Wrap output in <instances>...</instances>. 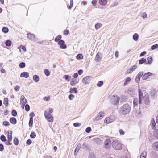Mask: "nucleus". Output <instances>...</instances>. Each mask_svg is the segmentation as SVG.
I'll list each match as a JSON object with an SVG mask.
<instances>
[{"label":"nucleus","mask_w":158,"mask_h":158,"mask_svg":"<svg viewBox=\"0 0 158 158\" xmlns=\"http://www.w3.org/2000/svg\"><path fill=\"white\" fill-rule=\"evenodd\" d=\"M5 44L7 46H10V40H6L5 42Z\"/></svg>","instance_id":"55"},{"label":"nucleus","mask_w":158,"mask_h":158,"mask_svg":"<svg viewBox=\"0 0 158 158\" xmlns=\"http://www.w3.org/2000/svg\"><path fill=\"white\" fill-rule=\"evenodd\" d=\"M33 123V118L32 117L30 118L29 125L30 127H31L32 126Z\"/></svg>","instance_id":"37"},{"label":"nucleus","mask_w":158,"mask_h":158,"mask_svg":"<svg viewBox=\"0 0 158 158\" xmlns=\"http://www.w3.org/2000/svg\"><path fill=\"white\" fill-rule=\"evenodd\" d=\"M102 24L100 23H97L95 26V28L96 29H98L100 28L102 26Z\"/></svg>","instance_id":"21"},{"label":"nucleus","mask_w":158,"mask_h":158,"mask_svg":"<svg viewBox=\"0 0 158 158\" xmlns=\"http://www.w3.org/2000/svg\"><path fill=\"white\" fill-rule=\"evenodd\" d=\"M112 144L113 148L116 150H120L122 148V144L118 140H114Z\"/></svg>","instance_id":"2"},{"label":"nucleus","mask_w":158,"mask_h":158,"mask_svg":"<svg viewBox=\"0 0 158 158\" xmlns=\"http://www.w3.org/2000/svg\"><path fill=\"white\" fill-rule=\"evenodd\" d=\"M146 62V59L142 58L139 61V63L140 64H142L143 63Z\"/></svg>","instance_id":"33"},{"label":"nucleus","mask_w":158,"mask_h":158,"mask_svg":"<svg viewBox=\"0 0 158 158\" xmlns=\"http://www.w3.org/2000/svg\"><path fill=\"white\" fill-rule=\"evenodd\" d=\"M20 48L23 51H26V47L23 45H21L19 47H18V48Z\"/></svg>","instance_id":"59"},{"label":"nucleus","mask_w":158,"mask_h":158,"mask_svg":"<svg viewBox=\"0 0 158 158\" xmlns=\"http://www.w3.org/2000/svg\"><path fill=\"white\" fill-rule=\"evenodd\" d=\"M74 92L76 93H77L78 92V91L77 89L76 88H71L70 89V93H73Z\"/></svg>","instance_id":"26"},{"label":"nucleus","mask_w":158,"mask_h":158,"mask_svg":"<svg viewBox=\"0 0 158 158\" xmlns=\"http://www.w3.org/2000/svg\"><path fill=\"white\" fill-rule=\"evenodd\" d=\"M147 152L144 151L143 152L140 156V158H146Z\"/></svg>","instance_id":"24"},{"label":"nucleus","mask_w":158,"mask_h":158,"mask_svg":"<svg viewBox=\"0 0 158 158\" xmlns=\"http://www.w3.org/2000/svg\"><path fill=\"white\" fill-rule=\"evenodd\" d=\"M3 104L5 105L6 107L7 106L8 104V98H5L3 101Z\"/></svg>","instance_id":"28"},{"label":"nucleus","mask_w":158,"mask_h":158,"mask_svg":"<svg viewBox=\"0 0 158 158\" xmlns=\"http://www.w3.org/2000/svg\"><path fill=\"white\" fill-rule=\"evenodd\" d=\"M27 37L28 39L31 40L33 41H35L36 39L35 37V35L34 34L29 33L27 34Z\"/></svg>","instance_id":"9"},{"label":"nucleus","mask_w":158,"mask_h":158,"mask_svg":"<svg viewBox=\"0 0 158 158\" xmlns=\"http://www.w3.org/2000/svg\"><path fill=\"white\" fill-rule=\"evenodd\" d=\"M50 98V97L49 96L48 97H45L43 99L46 101H48L49 100Z\"/></svg>","instance_id":"63"},{"label":"nucleus","mask_w":158,"mask_h":158,"mask_svg":"<svg viewBox=\"0 0 158 158\" xmlns=\"http://www.w3.org/2000/svg\"><path fill=\"white\" fill-rule=\"evenodd\" d=\"M152 121V127L153 129L155 128L156 123L153 118H152L151 120Z\"/></svg>","instance_id":"29"},{"label":"nucleus","mask_w":158,"mask_h":158,"mask_svg":"<svg viewBox=\"0 0 158 158\" xmlns=\"http://www.w3.org/2000/svg\"><path fill=\"white\" fill-rule=\"evenodd\" d=\"M11 114L14 117L16 116L17 115L16 111L15 110H13L11 112Z\"/></svg>","instance_id":"39"},{"label":"nucleus","mask_w":158,"mask_h":158,"mask_svg":"<svg viewBox=\"0 0 158 158\" xmlns=\"http://www.w3.org/2000/svg\"><path fill=\"white\" fill-rule=\"evenodd\" d=\"M97 3V1L96 0H93L91 2L92 4L94 6H95Z\"/></svg>","instance_id":"60"},{"label":"nucleus","mask_w":158,"mask_h":158,"mask_svg":"<svg viewBox=\"0 0 158 158\" xmlns=\"http://www.w3.org/2000/svg\"><path fill=\"white\" fill-rule=\"evenodd\" d=\"M143 75V72H140L137 75L136 77H137L140 78V77H141Z\"/></svg>","instance_id":"51"},{"label":"nucleus","mask_w":158,"mask_h":158,"mask_svg":"<svg viewBox=\"0 0 158 158\" xmlns=\"http://www.w3.org/2000/svg\"><path fill=\"white\" fill-rule=\"evenodd\" d=\"M61 36L60 35H59L55 38V41L56 42H57L61 40Z\"/></svg>","instance_id":"35"},{"label":"nucleus","mask_w":158,"mask_h":158,"mask_svg":"<svg viewBox=\"0 0 158 158\" xmlns=\"http://www.w3.org/2000/svg\"><path fill=\"white\" fill-rule=\"evenodd\" d=\"M74 126L75 127L79 126L81 125V124L78 123H75L73 124Z\"/></svg>","instance_id":"53"},{"label":"nucleus","mask_w":158,"mask_h":158,"mask_svg":"<svg viewBox=\"0 0 158 158\" xmlns=\"http://www.w3.org/2000/svg\"><path fill=\"white\" fill-rule=\"evenodd\" d=\"M139 91V97L140 99H142V98H143V93L141 91L140 89H139L138 90Z\"/></svg>","instance_id":"31"},{"label":"nucleus","mask_w":158,"mask_h":158,"mask_svg":"<svg viewBox=\"0 0 158 158\" xmlns=\"http://www.w3.org/2000/svg\"><path fill=\"white\" fill-rule=\"evenodd\" d=\"M111 143L110 140L109 139H107L104 142L105 147L106 148L109 147Z\"/></svg>","instance_id":"14"},{"label":"nucleus","mask_w":158,"mask_h":158,"mask_svg":"<svg viewBox=\"0 0 158 158\" xmlns=\"http://www.w3.org/2000/svg\"><path fill=\"white\" fill-rule=\"evenodd\" d=\"M73 0H71L70 1V6L68 7L69 9H70L73 6Z\"/></svg>","instance_id":"57"},{"label":"nucleus","mask_w":158,"mask_h":158,"mask_svg":"<svg viewBox=\"0 0 158 158\" xmlns=\"http://www.w3.org/2000/svg\"><path fill=\"white\" fill-rule=\"evenodd\" d=\"M20 102L22 106L24 108V105L27 103V100L23 95H22L21 96Z\"/></svg>","instance_id":"7"},{"label":"nucleus","mask_w":158,"mask_h":158,"mask_svg":"<svg viewBox=\"0 0 158 158\" xmlns=\"http://www.w3.org/2000/svg\"><path fill=\"white\" fill-rule=\"evenodd\" d=\"M141 99L137 98H135L133 100V104L134 107H137L139 104L140 105L142 103Z\"/></svg>","instance_id":"5"},{"label":"nucleus","mask_w":158,"mask_h":158,"mask_svg":"<svg viewBox=\"0 0 158 158\" xmlns=\"http://www.w3.org/2000/svg\"><path fill=\"white\" fill-rule=\"evenodd\" d=\"M103 81H101L98 82L97 84V85L98 87H100L103 85Z\"/></svg>","instance_id":"36"},{"label":"nucleus","mask_w":158,"mask_h":158,"mask_svg":"<svg viewBox=\"0 0 158 158\" xmlns=\"http://www.w3.org/2000/svg\"><path fill=\"white\" fill-rule=\"evenodd\" d=\"M8 31L9 30L8 28L5 27H3L2 29V31L5 33H6L8 32Z\"/></svg>","instance_id":"38"},{"label":"nucleus","mask_w":158,"mask_h":158,"mask_svg":"<svg viewBox=\"0 0 158 158\" xmlns=\"http://www.w3.org/2000/svg\"><path fill=\"white\" fill-rule=\"evenodd\" d=\"M64 33L65 35H67L69 33V31L67 30H65L64 31Z\"/></svg>","instance_id":"58"},{"label":"nucleus","mask_w":158,"mask_h":158,"mask_svg":"<svg viewBox=\"0 0 158 158\" xmlns=\"http://www.w3.org/2000/svg\"><path fill=\"white\" fill-rule=\"evenodd\" d=\"M143 102L146 105H149L150 103V101L149 99V97L148 95H145L143 97Z\"/></svg>","instance_id":"10"},{"label":"nucleus","mask_w":158,"mask_h":158,"mask_svg":"<svg viewBox=\"0 0 158 158\" xmlns=\"http://www.w3.org/2000/svg\"><path fill=\"white\" fill-rule=\"evenodd\" d=\"M131 109V107L128 104H125L120 108L119 113L122 115H126L130 112Z\"/></svg>","instance_id":"1"},{"label":"nucleus","mask_w":158,"mask_h":158,"mask_svg":"<svg viewBox=\"0 0 158 158\" xmlns=\"http://www.w3.org/2000/svg\"><path fill=\"white\" fill-rule=\"evenodd\" d=\"M119 132L121 135H123L124 134V132L122 129H120Z\"/></svg>","instance_id":"62"},{"label":"nucleus","mask_w":158,"mask_h":158,"mask_svg":"<svg viewBox=\"0 0 158 158\" xmlns=\"http://www.w3.org/2000/svg\"><path fill=\"white\" fill-rule=\"evenodd\" d=\"M153 133L154 136L158 139V129L154 130Z\"/></svg>","instance_id":"27"},{"label":"nucleus","mask_w":158,"mask_h":158,"mask_svg":"<svg viewBox=\"0 0 158 158\" xmlns=\"http://www.w3.org/2000/svg\"><path fill=\"white\" fill-rule=\"evenodd\" d=\"M77 83L76 80L74 78L72 79V81L70 83V85L72 86H74Z\"/></svg>","instance_id":"34"},{"label":"nucleus","mask_w":158,"mask_h":158,"mask_svg":"<svg viewBox=\"0 0 158 158\" xmlns=\"http://www.w3.org/2000/svg\"><path fill=\"white\" fill-rule=\"evenodd\" d=\"M44 72L46 76H48L50 75V72L48 69H45L44 70Z\"/></svg>","instance_id":"40"},{"label":"nucleus","mask_w":158,"mask_h":158,"mask_svg":"<svg viewBox=\"0 0 158 158\" xmlns=\"http://www.w3.org/2000/svg\"><path fill=\"white\" fill-rule=\"evenodd\" d=\"M44 115L46 119L49 122H52L53 121L54 118L52 115L50 114L48 112L45 111L44 113Z\"/></svg>","instance_id":"3"},{"label":"nucleus","mask_w":158,"mask_h":158,"mask_svg":"<svg viewBox=\"0 0 158 158\" xmlns=\"http://www.w3.org/2000/svg\"><path fill=\"white\" fill-rule=\"evenodd\" d=\"M20 89V87L18 86H17L14 88V90L16 91H18Z\"/></svg>","instance_id":"56"},{"label":"nucleus","mask_w":158,"mask_h":158,"mask_svg":"<svg viewBox=\"0 0 158 158\" xmlns=\"http://www.w3.org/2000/svg\"><path fill=\"white\" fill-rule=\"evenodd\" d=\"M153 61V59L151 56L148 57L146 61V64H151Z\"/></svg>","instance_id":"18"},{"label":"nucleus","mask_w":158,"mask_h":158,"mask_svg":"<svg viewBox=\"0 0 158 158\" xmlns=\"http://www.w3.org/2000/svg\"><path fill=\"white\" fill-rule=\"evenodd\" d=\"M21 77L27 78L29 77V73L28 72H24L22 73L20 75Z\"/></svg>","instance_id":"17"},{"label":"nucleus","mask_w":158,"mask_h":158,"mask_svg":"<svg viewBox=\"0 0 158 158\" xmlns=\"http://www.w3.org/2000/svg\"><path fill=\"white\" fill-rule=\"evenodd\" d=\"M32 141L31 139H28L26 142V143L28 145H30Z\"/></svg>","instance_id":"61"},{"label":"nucleus","mask_w":158,"mask_h":158,"mask_svg":"<svg viewBox=\"0 0 158 158\" xmlns=\"http://www.w3.org/2000/svg\"><path fill=\"white\" fill-rule=\"evenodd\" d=\"M158 47V44H156L152 46L151 47V49L152 50H154Z\"/></svg>","instance_id":"44"},{"label":"nucleus","mask_w":158,"mask_h":158,"mask_svg":"<svg viewBox=\"0 0 158 158\" xmlns=\"http://www.w3.org/2000/svg\"><path fill=\"white\" fill-rule=\"evenodd\" d=\"M89 158H95V156L93 154L89 155Z\"/></svg>","instance_id":"64"},{"label":"nucleus","mask_w":158,"mask_h":158,"mask_svg":"<svg viewBox=\"0 0 158 158\" xmlns=\"http://www.w3.org/2000/svg\"><path fill=\"white\" fill-rule=\"evenodd\" d=\"M120 98L117 95L112 96L111 98V102L114 105H117L119 102Z\"/></svg>","instance_id":"4"},{"label":"nucleus","mask_w":158,"mask_h":158,"mask_svg":"<svg viewBox=\"0 0 158 158\" xmlns=\"http://www.w3.org/2000/svg\"><path fill=\"white\" fill-rule=\"evenodd\" d=\"M102 58V56L101 54L99 52H98L96 56L95 60L97 62L99 61Z\"/></svg>","instance_id":"12"},{"label":"nucleus","mask_w":158,"mask_h":158,"mask_svg":"<svg viewBox=\"0 0 158 158\" xmlns=\"http://www.w3.org/2000/svg\"><path fill=\"white\" fill-rule=\"evenodd\" d=\"M17 123L16 119L14 118H10V123L13 124H15Z\"/></svg>","instance_id":"22"},{"label":"nucleus","mask_w":158,"mask_h":158,"mask_svg":"<svg viewBox=\"0 0 158 158\" xmlns=\"http://www.w3.org/2000/svg\"><path fill=\"white\" fill-rule=\"evenodd\" d=\"M25 66V64L23 62H22L20 63L19 67L20 68H23Z\"/></svg>","instance_id":"45"},{"label":"nucleus","mask_w":158,"mask_h":158,"mask_svg":"<svg viewBox=\"0 0 158 158\" xmlns=\"http://www.w3.org/2000/svg\"><path fill=\"white\" fill-rule=\"evenodd\" d=\"M8 140L7 141H6L5 143L6 145H9L10 144V136H9V132L8 134Z\"/></svg>","instance_id":"46"},{"label":"nucleus","mask_w":158,"mask_h":158,"mask_svg":"<svg viewBox=\"0 0 158 158\" xmlns=\"http://www.w3.org/2000/svg\"><path fill=\"white\" fill-rule=\"evenodd\" d=\"M100 4L102 6H105L107 2V0H99Z\"/></svg>","instance_id":"23"},{"label":"nucleus","mask_w":158,"mask_h":158,"mask_svg":"<svg viewBox=\"0 0 158 158\" xmlns=\"http://www.w3.org/2000/svg\"><path fill=\"white\" fill-rule=\"evenodd\" d=\"M65 42L63 40H60L58 43V44L60 45V48L62 49H65L66 48V46L64 44Z\"/></svg>","instance_id":"8"},{"label":"nucleus","mask_w":158,"mask_h":158,"mask_svg":"<svg viewBox=\"0 0 158 158\" xmlns=\"http://www.w3.org/2000/svg\"><path fill=\"white\" fill-rule=\"evenodd\" d=\"M14 143L15 145H17L19 143L18 140L16 137L14 138Z\"/></svg>","instance_id":"41"},{"label":"nucleus","mask_w":158,"mask_h":158,"mask_svg":"<svg viewBox=\"0 0 158 158\" xmlns=\"http://www.w3.org/2000/svg\"><path fill=\"white\" fill-rule=\"evenodd\" d=\"M30 136L31 138H35L36 137V135L35 133L32 132L30 134Z\"/></svg>","instance_id":"48"},{"label":"nucleus","mask_w":158,"mask_h":158,"mask_svg":"<svg viewBox=\"0 0 158 158\" xmlns=\"http://www.w3.org/2000/svg\"><path fill=\"white\" fill-rule=\"evenodd\" d=\"M115 120L114 117L111 116L109 117L106 118L104 120L105 123H109L113 122Z\"/></svg>","instance_id":"6"},{"label":"nucleus","mask_w":158,"mask_h":158,"mask_svg":"<svg viewBox=\"0 0 158 158\" xmlns=\"http://www.w3.org/2000/svg\"><path fill=\"white\" fill-rule=\"evenodd\" d=\"M74 97V95L73 94H70L68 96V98L70 100H72Z\"/></svg>","instance_id":"52"},{"label":"nucleus","mask_w":158,"mask_h":158,"mask_svg":"<svg viewBox=\"0 0 158 158\" xmlns=\"http://www.w3.org/2000/svg\"><path fill=\"white\" fill-rule=\"evenodd\" d=\"M152 73L150 72H148L145 74L142 77V79L145 80L148 78V77L152 75Z\"/></svg>","instance_id":"16"},{"label":"nucleus","mask_w":158,"mask_h":158,"mask_svg":"<svg viewBox=\"0 0 158 158\" xmlns=\"http://www.w3.org/2000/svg\"><path fill=\"white\" fill-rule=\"evenodd\" d=\"M33 79L36 83L38 82L40 80L39 76L36 75L33 76Z\"/></svg>","instance_id":"20"},{"label":"nucleus","mask_w":158,"mask_h":158,"mask_svg":"<svg viewBox=\"0 0 158 158\" xmlns=\"http://www.w3.org/2000/svg\"><path fill=\"white\" fill-rule=\"evenodd\" d=\"M90 76H87L84 78L82 80L83 83L86 85L88 84L90 81Z\"/></svg>","instance_id":"11"},{"label":"nucleus","mask_w":158,"mask_h":158,"mask_svg":"<svg viewBox=\"0 0 158 158\" xmlns=\"http://www.w3.org/2000/svg\"><path fill=\"white\" fill-rule=\"evenodd\" d=\"M3 124L4 126H7L9 125V123L7 121H4L3 123Z\"/></svg>","instance_id":"54"},{"label":"nucleus","mask_w":158,"mask_h":158,"mask_svg":"<svg viewBox=\"0 0 158 158\" xmlns=\"http://www.w3.org/2000/svg\"><path fill=\"white\" fill-rule=\"evenodd\" d=\"M104 116V113L102 112H100L97 117L96 118L97 120H99L101 119Z\"/></svg>","instance_id":"13"},{"label":"nucleus","mask_w":158,"mask_h":158,"mask_svg":"<svg viewBox=\"0 0 158 158\" xmlns=\"http://www.w3.org/2000/svg\"><path fill=\"white\" fill-rule=\"evenodd\" d=\"M131 80V79L129 77L127 78L125 80V82L124 84V86L126 85Z\"/></svg>","instance_id":"25"},{"label":"nucleus","mask_w":158,"mask_h":158,"mask_svg":"<svg viewBox=\"0 0 158 158\" xmlns=\"http://www.w3.org/2000/svg\"><path fill=\"white\" fill-rule=\"evenodd\" d=\"M137 67V66L134 65L133 66L131 67L130 69L127 70V73H131L134 71Z\"/></svg>","instance_id":"15"},{"label":"nucleus","mask_w":158,"mask_h":158,"mask_svg":"<svg viewBox=\"0 0 158 158\" xmlns=\"http://www.w3.org/2000/svg\"><path fill=\"white\" fill-rule=\"evenodd\" d=\"M25 109L27 111H28L30 110V106L29 105H26L25 106Z\"/></svg>","instance_id":"50"},{"label":"nucleus","mask_w":158,"mask_h":158,"mask_svg":"<svg viewBox=\"0 0 158 158\" xmlns=\"http://www.w3.org/2000/svg\"><path fill=\"white\" fill-rule=\"evenodd\" d=\"M152 145L153 147L155 149L158 150V141L155 142Z\"/></svg>","instance_id":"19"},{"label":"nucleus","mask_w":158,"mask_h":158,"mask_svg":"<svg viewBox=\"0 0 158 158\" xmlns=\"http://www.w3.org/2000/svg\"><path fill=\"white\" fill-rule=\"evenodd\" d=\"M83 57L82 54H79L76 56V58L78 60H81L83 59Z\"/></svg>","instance_id":"32"},{"label":"nucleus","mask_w":158,"mask_h":158,"mask_svg":"<svg viewBox=\"0 0 158 158\" xmlns=\"http://www.w3.org/2000/svg\"><path fill=\"white\" fill-rule=\"evenodd\" d=\"M139 35L137 33H135L133 35V40L137 41L138 39Z\"/></svg>","instance_id":"30"},{"label":"nucleus","mask_w":158,"mask_h":158,"mask_svg":"<svg viewBox=\"0 0 158 158\" xmlns=\"http://www.w3.org/2000/svg\"><path fill=\"white\" fill-rule=\"evenodd\" d=\"M91 131V129L90 127H88L85 129V131L87 133H89Z\"/></svg>","instance_id":"49"},{"label":"nucleus","mask_w":158,"mask_h":158,"mask_svg":"<svg viewBox=\"0 0 158 158\" xmlns=\"http://www.w3.org/2000/svg\"><path fill=\"white\" fill-rule=\"evenodd\" d=\"M64 77L66 80L68 81H69L70 79L71 78L68 75H65Z\"/></svg>","instance_id":"47"},{"label":"nucleus","mask_w":158,"mask_h":158,"mask_svg":"<svg viewBox=\"0 0 158 158\" xmlns=\"http://www.w3.org/2000/svg\"><path fill=\"white\" fill-rule=\"evenodd\" d=\"M80 148V146H79L78 145L76 148L75 149L74 152V154L75 155H76L77 154V152L79 150V149Z\"/></svg>","instance_id":"42"},{"label":"nucleus","mask_w":158,"mask_h":158,"mask_svg":"<svg viewBox=\"0 0 158 158\" xmlns=\"http://www.w3.org/2000/svg\"><path fill=\"white\" fill-rule=\"evenodd\" d=\"M0 139L3 142H5L6 141V137L5 136L3 135L1 136Z\"/></svg>","instance_id":"43"}]
</instances>
